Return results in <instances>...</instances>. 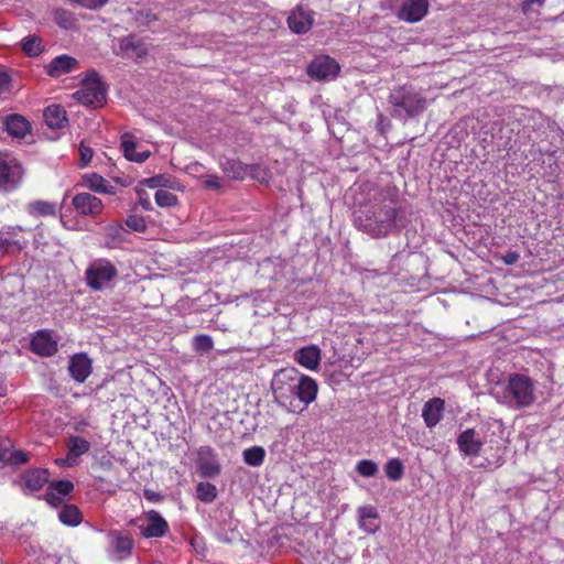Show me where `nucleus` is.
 I'll list each match as a JSON object with an SVG mask.
<instances>
[{
	"label": "nucleus",
	"instance_id": "obj_1",
	"mask_svg": "<svg viewBox=\"0 0 564 564\" xmlns=\"http://www.w3.org/2000/svg\"><path fill=\"white\" fill-rule=\"evenodd\" d=\"M497 400L510 409L530 408L536 400L534 381L525 375L511 373Z\"/></svg>",
	"mask_w": 564,
	"mask_h": 564
},
{
	"label": "nucleus",
	"instance_id": "obj_2",
	"mask_svg": "<svg viewBox=\"0 0 564 564\" xmlns=\"http://www.w3.org/2000/svg\"><path fill=\"white\" fill-rule=\"evenodd\" d=\"M389 104L391 105V115L404 120L417 116L426 108L425 97L411 85L393 88L389 95Z\"/></svg>",
	"mask_w": 564,
	"mask_h": 564
},
{
	"label": "nucleus",
	"instance_id": "obj_3",
	"mask_svg": "<svg viewBox=\"0 0 564 564\" xmlns=\"http://www.w3.org/2000/svg\"><path fill=\"white\" fill-rule=\"evenodd\" d=\"M356 223L364 231L372 237H383L395 227L398 212L392 206H384L373 210L359 212Z\"/></svg>",
	"mask_w": 564,
	"mask_h": 564
},
{
	"label": "nucleus",
	"instance_id": "obj_4",
	"mask_svg": "<svg viewBox=\"0 0 564 564\" xmlns=\"http://www.w3.org/2000/svg\"><path fill=\"white\" fill-rule=\"evenodd\" d=\"M299 370L294 367L278 370L271 380L275 402L286 410H293V389L297 384Z\"/></svg>",
	"mask_w": 564,
	"mask_h": 564
},
{
	"label": "nucleus",
	"instance_id": "obj_5",
	"mask_svg": "<svg viewBox=\"0 0 564 564\" xmlns=\"http://www.w3.org/2000/svg\"><path fill=\"white\" fill-rule=\"evenodd\" d=\"M118 278V269L108 259L94 260L85 271L87 285L95 290L101 291L112 288Z\"/></svg>",
	"mask_w": 564,
	"mask_h": 564
},
{
	"label": "nucleus",
	"instance_id": "obj_6",
	"mask_svg": "<svg viewBox=\"0 0 564 564\" xmlns=\"http://www.w3.org/2000/svg\"><path fill=\"white\" fill-rule=\"evenodd\" d=\"M105 97V87L95 72H90L83 80L80 88L74 93V98L85 106H100Z\"/></svg>",
	"mask_w": 564,
	"mask_h": 564
},
{
	"label": "nucleus",
	"instance_id": "obj_7",
	"mask_svg": "<svg viewBox=\"0 0 564 564\" xmlns=\"http://www.w3.org/2000/svg\"><path fill=\"white\" fill-rule=\"evenodd\" d=\"M296 381L293 389V410H289L290 412L303 411L315 401L318 392L316 380L300 371Z\"/></svg>",
	"mask_w": 564,
	"mask_h": 564
},
{
	"label": "nucleus",
	"instance_id": "obj_8",
	"mask_svg": "<svg viewBox=\"0 0 564 564\" xmlns=\"http://www.w3.org/2000/svg\"><path fill=\"white\" fill-rule=\"evenodd\" d=\"M26 231L22 226H3L0 229V257L23 250L28 245Z\"/></svg>",
	"mask_w": 564,
	"mask_h": 564
},
{
	"label": "nucleus",
	"instance_id": "obj_9",
	"mask_svg": "<svg viewBox=\"0 0 564 564\" xmlns=\"http://www.w3.org/2000/svg\"><path fill=\"white\" fill-rule=\"evenodd\" d=\"M21 164L9 153L0 152V189H14L22 178Z\"/></svg>",
	"mask_w": 564,
	"mask_h": 564
},
{
	"label": "nucleus",
	"instance_id": "obj_10",
	"mask_svg": "<svg viewBox=\"0 0 564 564\" xmlns=\"http://www.w3.org/2000/svg\"><path fill=\"white\" fill-rule=\"evenodd\" d=\"M196 466L203 478L217 477L221 470L217 453L210 446H202L197 449Z\"/></svg>",
	"mask_w": 564,
	"mask_h": 564
},
{
	"label": "nucleus",
	"instance_id": "obj_11",
	"mask_svg": "<svg viewBox=\"0 0 564 564\" xmlns=\"http://www.w3.org/2000/svg\"><path fill=\"white\" fill-rule=\"evenodd\" d=\"M142 536L147 539L162 538L169 532L167 521L155 510L144 514V522L139 525Z\"/></svg>",
	"mask_w": 564,
	"mask_h": 564
},
{
	"label": "nucleus",
	"instance_id": "obj_12",
	"mask_svg": "<svg viewBox=\"0 0 564 564\" xmlns=\"http://www.w3.org/2000/svg\"><path fill=\"white\" fill-rule=\"evenodd\" d=\"M74 209L82 216L97 217L104 210L100 198L90 193H78L72 199Z\"/></svg>",
	"mask_w": 564,
	"mask_h": 564
},
{
	"label": "nucleus",
	"instance_id": "obj_13",
	"mask_svg": "<svg viewBox=\"0 0 564 564\" xmlns=\"http://www.w3.org/2000/svg\"><path fill=\"white\" fill-rule=\"evenodd\" d=\"M307 72L312 78L333 79L339 73V65L329 56H317L310 64Z\"/></svg>",
	"mask_w": 564,
	"mask_h": 564
},
{
	"label": "nucleus",
	"instance_id": "obj_14",
	"mask_svg": "<svg viewBox=\"0 0 564 564\" xmlns=\"http://www.w3.org/2000/svg\"><path fill=\"white\" fill-rule=\"evenodd\" d=\"M67 448L66 457L57 459L56 464L63 467H74L79 464L80 456L89 452L90 443L82 436H70Z\"/></svg>",
	"mask_w": 564,
	"mask_h": 564
},
{
	"label": "nucleus",
	"instance_id": "obj_15",
	"mask_svg": "<svg viewBox=\"0 0 564 564\" xmlns=\"http://www.w3.org/2000/svg\"><path fill=\"white\" fill-rule=\"evenodd\" d=\"M484 444V435L475 429H467L463 431L457 437L458 448L466 456H478L482 449Z\"/></svg>",
	"mask_w": 564,
	"mask_h": 564
},
{
	"label": "nucleus",
	"instance_id": "obj_16",
	"mask_svg": "<svg viewBox=\"0 0 564 564\" xmlns=\"http://www.w3.org/2000/svg\"><path fill=\"white\" fill-rule=\"evenodd\" d=\"M429 7V0H404L399 9L398 17L408 23H415L427 14Z\"/></svg>",
	"mask_w": 564,
	"mask_h": 564
},
{
	"label": "nucleus",
	"instance_id": "obj_17",
	"mask_svg": "<svg viewBox=\"0 0 564 564\" xmlns=\"http://www.w3.org/2000/svg\"><path fill=\"white\" fill-rule=\"evenodd\" d=\"M108 538L112 546V558L124 560L131 556L134 543L129 533L121 531H110Z\"/></svg>",
	"mask_w": 564,
	"mask_h": 564
},
{
	"label": "nucleus",
	"instance_id": "obj_18",
	"mask_svg": "<svg viewBox=\"0 0 564 564\" xmlns=\"http://www.w3.org/2000/svg\"><path fill=\"white\" fill-rule=\"evenodd\" d=\"M293 359L301 367L310 371H316L322 360V351L317 345H308L295 350Z\"/></svg>",
	"mask_w": 564,
	"mask_h": 564
},
{
	"label": "nucleus",
	"instance_id": "obj_19",
	"mask_svg": "<svg viewBox=\"0 0 564 564\" xmlns=\"http://www.w3.org/2000/svg\"><path fill=\"white\" fill-rule=\"evenodd\" d=\"M31 349L39 356L50 357L57 351V340L50 330H39L31 340Z\"/></svg>",
	"mask_w": 564,
	"mask_h": 564
},
{
	"label": "nucleus",
	"instance_id": "obj_20",
	"mask_svg": "<svg viewBox=\"0 0 564 564\" xmlns=\"http://www.w3.org/2000/svg\"><path fill=\"white\" fill-rule=\"evenodd\" d=\"M314 22L313 12L303 7L295 8L288 18V24L292 32L303 34L311 30Z\"/></svg>",
	"mask_w": 564,
	"mask_h": 564
},
{
	"label": "nucleus",
	"instance_id": "obj_21",
	"mask_svg": "<svg viewBox=\"0 0 564 564\" xmlns=\"http://www.w3.org/2000/svg\"><path fill=\"white\" fill-rule=\"evenodd\" d=\"M77 67L78 61L75 57L63 54L53 58L45 66V70L48 76L57 78L74 72Z\"/></svg>",
	"mask_w": 564,
	"mask_h": 564
},
{
	"label": "nucleus",
	"instance_id": "obj_22",
	"mask_svg": "<svg viewBox=\"0 0 564 564\" xmlns=\"http://www.w3.org/2000/svg\"><path fill=\"white\" fill-rule=\"evenodd\" d=\"M68 371L70 377L83 383L91 372V360L86 354H75L68 362Z\"/></svg>",
	"mask_w": 564,
	"mask_h": 564
},
{
	"label": "nucleus",
	"instance_id": "obj_23",
	"mask_svg": "<svg viewBox=\"0 0 564 564\" xmlns=\"http://www.w3.org/2000/svg\"><path fill=\"white\" fill-rule=\"evenodd\" d=\"M445 401L441 398H432L422 409V417L429 429L435 427L443 419Z\"/></svg>",
	"mask_w": 564,
	"mask_h": 564
},
{
	"label": "nucleus",
	"instance_id": "obj_24",
	"mask_svg": "<svg viewBox=\"0 0 564 564\" xmlns=\"http://www.w3.org/2000/svg\"><path fill=\"white\" fill-rule=\"evenodd\" d=\"M4 129L12 138L23 139L31 132V123L25 117L12 113L6 116Z\"/></svg>",
	"mask_w": 564,
	"mask_h": 564
},
{
	"label": "nucleus",
	"instance_id": "obj_25",
	"mask_svg": "<svg viewBox=\"0 0 564 564\" xmlns=\"http://www.w3.org/2000/svg\"><path fill=\"white\" fill-rule=\"evenodd\" d=\"M358 524L366 533H376L380 529L379 516L375 507L364 506L358 508Z\"/></svg>",
	"mask_w": 564,
	"mask_h": 564
},
{
	"label": "nucleus",
	"instance_id": "obj_26",
	"mask_svg": "<svg viewBox=\"0 0 564 564\" xmlns=\"http://www.w3.org/2000/svg\"><path fill=\"white\" fill-rule=\"evenodd\" d=\"M83 185L91 192L98 194L115 195L116 187L110 184L104 176L97 173H85L82 175Z\"/></svg>",
	"mask_w": 564,
	"mask_h": 564
},
{
	"label": "nucleus",
	"instance_id": "obj_27",
	"mask_svg": "<svg viewBox=\"0 0 564 564\" xmlns=\"http://www.w3.org/2000/svg\"><path fill=\"white\" fill-rule=\"evenodd\" d=\"M0 462L10 465H22L28 462L26 453L13 448L11 441H0Z\"/></svg>",
	"mask_w": 564,
	"mask_h": 564
},
{
	"label": "nucleus",
	"instance_id": "obj_28",
	"mask_svg": "<svg viewBox=\"0 0 564 564\" xmlns=\"http://www.w3.org/2000/svg\"><path fill=\"white\" fill-rule=\"evenodd\" d=\"M121 147L126 159L132 162L142 163L150 156V151H138L137 143L132 135L123 134L121 138Z\"/></svg>",
	"mask_w": 564,
	"mask_h": 564
},
{
	"label": "nucleus",
	"instance_id": "obj_29",
	"mask_svg": "<svg viewBox=\"0 0 564 564\" xmlns=\"http://www.w3.org/2000/svg\"><path fill=\"white\" fill-rule=\"evenodd\" d=\"M44 121L52 129H62L66 126L68 119L63 107L52 105L44 110Z\"/></svg>",
	"mask_w": 564,
	"mask_h": 564
},
{
	"label": "nucleus",
	"instance_id": "obj_30",
	"mask_svg": "<svg viewBox=\"0 0 564 564\" xmlns=\"http://www.w3.org/2000/svg\"><path fill=\"white\" fill-rule=\"evenodd\" d=\"M119 52L129 58H141L147 54L145 47L133 36H127L120 40Z\"/></svg>",
	"mask_w": 564,
	"mask_h": 564
},
{
	"label": "nucleus",
	"instance_id": "obj_31",
	"mask_svg": "<svg viewBox=\"0 0 564 564\" xmlns=\"http://www.w3.org/2000/svg\"><path fill=\"white\" fill-rule=\"evenodd\" d=\"M48 481V471L46 469H36L30 471L24 477L25 488L30 491L40 490Z\"/></svg>",
	"mask_w": 564,
	"mask_h": 564
},
{
	"label": "nucleus",
	"instance_id": "obj_32",
	"mask_svg": "<svg viewBox=\"0 0 564 564\" xmlns=\"http://www.w3.org/2000/svg\"><path fill=\"white\" fill-rule=\"evenodd\" d=\"M58 519L62 523L76 527L82 522V513L74 505H66L59 512Z\"/></svg>",
	"mask_w": 564,
	"mask_h": 564
},
{
	"label": "nucleus",
	"instance_id": "obj_33",
	"mask_svg": "<svg viewBox=\"0 0 564 564\" xmlns=\"http://www.w3.org/2000/svg\"><path fill=\"white\" fill-rule=\"evenodd\" d=\"M218 496V489L215 485L200 481L196 486V498L205 503L213 502Z\"/></svg>",
	"mask_w": 564,
	"mask_h": 564
},
{
	"label": "nucleus",
	"instance_id": "obj_34",
	"mask_svg": "<svg viewBox=\"0 0 564 564\" xmlns=\"http://www.w3.org/2000/svg\"><path fill=\"white\" fill-rule=\"evenodd\" d=\"M243 462L252 467L260 466L265 457V452L261 446H253L250 448H247L242 453Z\"/></svg>",
	"mask_w": 564,
	"mask_h": 564
},
{
	"label": "nucleus",
	"instance_id": "obj_35",
	"mask_svg": "<svg viewBox=\"0 0 564 564\" xmlns=\"http://www.w3.org/2000/svg\"><path fill=\"white\" fill-rule=\"evenodd\" d=\"M22 48L28 56H39L43 50V43L41 37L36 35H30L22 41Z\"/></svg>",
	"mask_w": 564,
	"mask_h": 564
},
{
	"label": "nucleus",
	"instance_id": "obj_36",
	"mask_svg": "<svg viewBox=\"0 0 564 564\" xmlns=\"http://www.w3.org/2000/svg\"><path fill=\"white\" fill-rule=\"evenodd\" d=\"M384 471L387 477L390 480L397 481L400 480L404 473V467L402 462L399 458H391L387 462L384 466Z\"/></svg>",
	"mask_w": 564,
	"mask_h": 564
},
{
	"label": "nucleus",
	"instance_id": "obj_37",
	"mask_svg": "<svg viewBox=\"0 0 564 564\" xmlns=\"http://www.w3.org/2000/svg\"><path fill=\"white\" fill-rule=\"evenodd\" d=\"M224 171L230 175L231 178L242 180L249 171V166L242 165L237 161H228L224 166Z\"/></svg>",
	"mask_w": 564,
	"mask_h": 564
},
{
	"label": "nucleus",
	"instance_id": "obj_38",
	"mask_svg": "<svg viewBox=\"0 0 564 564\" xmlns=\"http://www.w3.org/2000/svg\"><path fill=\"white\" fill-rule=\"evenodd\" d=\"M30 213L40 216L54 215L56 213V205L50 202L36 200L29 205Z\"/></svg>",
	"mask_w": 564,
	"mask_h": 564
},
{
	"label": "nucleus",
	"instance_id": "obj_39",
	"mask_svg": "<svg viewBox=\"0 0 564 564\" xmlns=\"http://www.w3.org/2000/svg\"><path fill=\"white\" fill-rule=\"evenodd\" d=\"M154 199L160 207H172L177 204L176 195L165 189H158Z\"/></svg>",
	"mask_w": 564,
	"mask_h": 564
},
{
	"label": "nucleus",
	"instance_id": "obj_40",
	"mask_svg": "<svg viewBox=\"0 0 564 564\" xmlns=\"http://www.w3.org/2000/svg\"><path fill=\"white\" fill-rule=\"evenodd\" d=\"M356 470L364 477H373L377 475L379 468L378 465L370 459H362L357 463Z\"/></svg>",
	"mask_w": 564,
	"mask_h": 564
},
{
	"label": "nucleus",
	"instance_id": "obj_41",
	"mask_svg": "<svg viewBox=\"0 0 564 564\" xmlns=\"http://www.w3.org/2000/svg\"><path fill=\"white\" fill-rule=\"evenodd\" d=\"M12 86L11 76L3 65H0V99L10 94Z\"/></svg>",
	"mask_w": 564,
	"mask_h": 564
},
{
	"label": "nucleus",
	"instance_id": "obj_42",
	"mask_svg": "<svg viewBox=\"0 0 564 564\" xmlns=\"http://www.w3.org/2000/svg\"><path fill=\"white\" fill-rule=\"evenodd\" d=\"M194 349L198 352H207L213 349V338L208 335L202 334L194 337Z\"/></svg>",
	"mask_w": 564,
	"mask_h": 564
},
{
	"label": "nucleus",
	"instance_id": "obj_43",
	"mask_svg": "<svg viewBox=\"0 0 564 564\" xmlns=\"http://www.w3.org/2000/svg\"><path fill=\"white\" fill-rule=\"evenodd\" d=\"M48 488H51L52 490H55L58 495H61L65 498L67 495H69L73 491L74 485L69 480H59V481L50 484Z\"/></svg>",
	"mask_w": 564,
	"mask_h": 564
},
{
	"label": "nucleus",
	"instance_id": "obj_44",
	"mask_svg": "<svg viewBox=\"0 0 564 564\" xmlns=\"http://www.w3.org/2000/svg\"><path fill=\"white\" fill-rule=\"evenodd\" d=\"M126 225L134 231H144L147 227L144 218L138 215H130Z\"/></svg>",
	"mask_w": 564,
	"mask_h": 564
},
{
	"label": "nucleus",
	"instance_id": "obj_45",
	"mask_svg": "<svg viewBox=\"0 0 564 564\" xmlns=\"http://www.w3.org/2000/svg\"><path fill=\"white\" fill-rule=\"evenodd\" d=\"M248 174L252 178H254L261 183H267L270 180V175H269L268 171L260 166H257V165L249 166Z\"/></svg>",
	"mask_w": 564,
	"mask_h": 564
},
{
	"label": "nucleus",
	"instance_id": "obj_46",
	"mask_svg": "<svg viewBox=\"0 0 564 564\" xmlns=\"http://www.w3.org/2000/svg\"><path fill=\"white\" fill-rule=\"evenodd\" d=\"M140 184L150 188H155L159 186H166V180L163 175H156L153 177L142 180Z\"/></svg>",
	"mask_w": 564,
	"mask_h": 564
},
{
	"label": "nucleus",
	"instance_id": "obj_47",
	"mask_svg": "<svg viewBox=\"0 0 564 564\" xmlns=\"http://www.w3.org/2000/svg\"><path fill=\"white\" fill-rule=\"evenodd\" d=\"M45 499L47 503L57 507L63 501L64 497L58 495L55 490L48 488L45 494Z\"/></svg>",
	"mask_w": 564,
	"mask_h": 564
},
{
	"label": "nucleus",
	"instance_id": "obj_48",
	"mask_svg": "<svg viewBox=\"0 0 564 564\" xmlns=\"http://www.w3.org/2000/svg\"><path fill=\"white\" fill-rule=\"evenodd\" d=\"M137 193H138V196H139L138 204L144 210H151L152 209V203H151L149 196L147 195V193L143 189H138Z\"/></svg>",
	"mask_w": 564,
	"mask_h": 564
},
{
	"label": "nucleus",
	"instance_id": "obj_49",
	"mask_svg": "<svg viewBox=\"0 0 564 564\" xmlns=\"http://www.w3.org/2000/svg\"><path fill=\"white\" fill-rule=\"evenodd\" d=\"M80 161L83 165H87L93 159V150L86 147L84 143L80 144Z\"/></svg>",
	"mask_w": 564,
	"mask_h": 564
},
{
	"label": "nucleus",
	"instance_id": "obj_50",
	"mask_svg": "<svg viewBox=\"0 0 564 564\" xmlns=\"http://www.w3.org/2000/svg\"><path fill=\"white\" fill-rule=\"evenodd\" d=\"M204 185L207 188L217 189L220 187V178L217 175H208L204 181Z\"/></svg>",
	"mask_w": 564,
	"mask_h": 564
},
{
	"label": "nucleus",
	"instance_id": "obj_51",
	"mask_svg": "<svg viewBox=\"0 0 564 564\" xmlns=\"http://www.w3.org/2000/svg\"><path fill=\"white\" fill-rule=\"evenodd\" d=\"M56 21L59 25L64 28H68V22L70 21V17L65 11L56 12Z\"/></svg>",
	"mask_w": 564,
	"mask_h": 564
},
{
	"label": "nucleus",
	"instance_id": "obj_52",
	"mask_svg": "<svg viewBox=\"0 0 564 564\" xmlns=\"http://www.w3.org/2000/svg\"><path fill=\"white\" fill-rule=\"evenodd\" d=\"M520 256L516 251H509L502 257V261L506 264H514L519 260Z\"/></svg>",
	"mask_w": 564,
	"mask_h": 564
},
{
	"label": "nucleus",
	"instance_id": "obj_53",
	"mask_svg": "<svg viewBox=\"0 0 564 564\" xmlns=\"http://www.w3.org/2000/svg\"><path fill=\"white\" fill-rule=\"evenodd\" d=\"M202 167H203L202 164L195 162L187 166V172L188 173H199Z\"/></svg>",
	"mask_w": 564,
	"mask_h": 564
},
{
	"label": "nucleus",
	"instance_id": "obj_54",
	"mask_svg": "<svg viewBox=\"0 0 564 564\" xmlns=\"http://www.w3.org/2000/svg\"><path fill=\"white\" fill-rule=\"evenodd\" d=\"M529 3H540L542 4L545 0H527Z\"/></svg>",
	"mask_w": 564,
	"mask_h": 564
},
{
	"label": "nucleus",
	"instance_id": "obj_55",
	"mask_svg": "<svg viewBox=\"0 0 564 564\" xmlns=\"http://www.w3.org/2000/svg\"><path fill=\"white\" fill-rule=\"evenodd\" d=\"M111 230H113V231H116L117 234H119L121 229H120V228H112Z\"/></svg>",
	"mask_w": 564,
	"mask_h": 564
}]
</instances>
